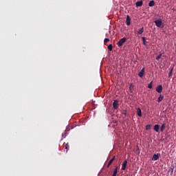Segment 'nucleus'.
Segmentation results:
<instances>
[{"instance_id":"obj_1","label":"nucleus","mask_w":176,"mask_h":176,"mask_svg":"<svg viewBox=\"0 0 176 176\" xmlns=\"http://www.w3.org/2000/svg\"><path fill=\"white\" fill-rule=\"evenodd\" d=\"M127 41V38H126L125 37L120 39V41L117 43V45L118 46V47H120L122 46H123V45L124 44V43Z\"/></svg>"},{"instance_id":"obj_2","label":"nucleus","mask_w":176,"mask_h":176,"mask_svg":"<svg viewBox=\"0 0 176 176\" xmlns=\"http://www.w3.org/2000/svg\"><path fill=\"white\" fill-rule=\"evenodd\" d=\"M113 107L114 108V109H118V108H119V100H114V102H113Z\"/></svg>"},{"instance_id":"obj_3","label":"nucleus","mask_w":176,"mask_h":176,"mask_svg":"<svg viewBox=\"0 0 176 176\" xmlns=\"http://www.w3.org/2000/svg\"><path fill=\"white\" fill-rule=\"evenodd\" d=\"M154 23H155L156 27H159V28L162 27V21L160 19L155 21Z\"/></svg>"},{"instance_id":"obj_4","label":"nucleus","mask_w":176,"mask_h":176,"mask_svg":"<svg viewBox=\"0 0 176 176\" xmlns=\"http://www.w3.org/2000/svg\"><path fill=\"white\" fill-rule=\"evenodd\" d=\"M160 157V153L154 154L153 155V157H152L151 160H153V162H155V160H158V159Z\"/></svg>"},{"instance_id":"obj_5","label":"nucleus","mask_w":176,"mask_h":176,"mask_svg":"<svg viewBox=\"0 0 176 176\" xmlns=\"http://www.w3.org/2000/svg\"><path fill=\"white\" fill-rule=\"evenodd\" d=\"M156 91L157 93H162V91H163V86L162 85H158L157 87H156Z\"/></svg>"},{"instance_id":"obj_6","label":"nucleus","mask_w":176,"mask_h":176,"mask_svg":"<svg viewBox=\"0 0 176 176\" xmlns=\"http://www.w3.org/2000/svg\"><path fill=\"white\" fill-rule=\"evenodd\" d=\"M131 19L130 18V16L127 15L126 21V25H130L131 24Z\"/></svg>"},{"instance_id":"obj_7","label":"nucleus","mask_w":176,"mask_h":176,"mask_svg":"<svg viewBox=\"0 0 176 176\" xmlns=\"http://www.w3.org/2000/svg\"><path fill=\"white\" fill-rule=\"evenodd\" d=\"M144 74H145V68H142V69L139 72L138 76L140 78H142V76H144Z\"/></svg>"},{"instance_id":"obj_8","label":"nucleus","mask_w":176,"mask_h":176,"mask_svg":"<svg viewBox=\"0 0 176 176\" xmlns=\"http://www.w3.org/2000/svg\"><path fill=\"white\" fill-rule=\"evenodd\" d=\"M126 167H127V160L124 161L122 166V170H126Z\"/></svg>"},{"instance_id":"obj_9","label":"nucleus","mask_w":176,"mask_h":176,"mask_svg":"<svg viewBox=\"0 0 176 176\" xmlns=\"http://www.w3.org/2000/svg\"><path fill=\"white\" fill-rule=\"evenodd\" d=\"M159 129H160L159 124H155L154 126V131H156V133H159Z\"/></svg>"},{"instance_id":"obj_10","label":"nucleus","mask_w":176,"mask_h":176,"mask_svg":"<svg viewBox=\"0 0 176 176\" xmlns=\"http://www.w3.org/2000/svg\"><path fill=\"white\" fill-rule=\"evenodd\" d=\"M142 3H143L142 1H139L136 2L135 5L137 7H141L142 6Z\"/></svg>"},{"instance_id":"obj_11","label":"nucleus","mask_w":176,"mask_h":176,"mask_svg":"<svg viewBox=\"0 0 176 176\" xmlns=\"http://www.w3.org/2000/svg\"><path fill=\"white\" fill-rule=\"evenodd\" d=\"M164 129H166V124H162L160 128L161 133H163V131H164Z\"/></svg>"},{"instance_id":"obj_12","label":"nucleus","mask_w":176,"mask_h":176,"mask_svg":"<svg viewBox=\"0 0 176 176\" xmlns=\"http://www.w3.org/2000/svg\"><path fill=\"white\" fill-rule=\"evenodd\" d=\"M118 175V166H116V168L113 170V173L112 176H116Z\"/></svg>"},{"instance_id":"obj_13","label":"nucleus","mask_w":176,"mask_h":176,"mask_svg":"<svg viewBox=\"0 0 176 176\" xmlns=\"http://www.w3.org/2000/svg\"><path fill=\"white\" fill-rule=\"evenodd\" d=\"M129 90H130L131 93H133V91L134 90V85L133 84L130 85Z\"/></svg>"},{"instance_id":"obj_14","label":"nucleus","mask_w":176,"mask_h":176,"mask_svg":"<svg viewBox=\"0 0 176 176\" xmlns=\"http://www.w3.org/2000/svg\"><path fill=\"white\" fill-rule=\"evenodd\" d=\"M148 6L150 7L155 6V1L153 0L151 1L148 3Z\"/></svg>"},{"instance_id":"obj_15","label":"nucleus","mask_w":176,"mask_h":176,"mask_svg":"<svg viewBox=\"0 0 176 176\" xmlns=\"http://www.w3.org/2000/svg\"><path fill=\"white\" fill-rule=\"evenodd\" d=\"M144 32V27H142L140 30H139V31L138 32V33L139 34V35H142V33Z\"/></svg>"},{"instance_id":"obj_16","label":"nucleus","mask_w":176,"mask_h":176,"mask_svg":"<svg viewBox=\"0 0 176 176\" xmlns=\"http://www.w3.org/2000/svg\"><path fill=\"white\" fill-rule=\"evenodd\" d=\"M174 70V68L170 69V72L168 74V78H171L173 76V71Z\"/></svg>"},{"instance_id":"obj_17","label":"nucleus","mask_w":176,"mask_h":176,"mask_svg":"<svg viewBox=\"0 0 176 176\" xmlns=\"http://www.w3.org/2000/svg\"><path fill=\"white\" fill-rule=\"evenodd\" d=\"M153 86V82L151 81V82L148 84V89H152Z\"/></svg>"},{"instance_id":"obj_18","label":"nucleus","mask_w":176,"mask_h":176,"mask_svg":"<svg viewBox=\"0 0 176 176\" xmlns=\"http://www.w3.org/2000/svg\"><path fill=\"white\" fill-rule=\"evenodd\" d=\"M162 100H163V96L160 95V96L158 97L157 101H158L159 102H162Z\"/></svg>"},{"instance_id":"obj_19","label":"nucleus","mask_w":176,"mask_h":176,"mask_svg":"<svg viewBox=\"0 0 176 176\" xmlns=\"http://www.w3.org/2000/svg\"><path fill=\"white\" fill-rule=\"evenodd\" d=\"M107 47L109 52H112V49H113L112 44H109Z\"/></svg>"},{"instance_id":"obj_20","label":"nucleus","mask_w":176,"mask_h":176,"mask_svg":"<svg viewBox=\"0 0 176 176\" xmlns=\"http://www.w3.org/2000/svg\"><path fill=\"white\" fill-rule=\"evenodd\" d=\"M142 39L143 45H144V46H146V41L145 40V37H142Z\"/></svg>"},{"instance_id":"obj_21","label":"nucleus","mask_w":176,"mask_h":176,"mask_svg":"<svg viewBox=\"0 0 176 176\" xmlns=\"http://www.w3.org/2000/svg\"><path fill=\"white\" fill-rule=\"evenodd\" d=\"M162 58V54H159L157 56H156L155 59L156 60H160Z\"/></svg>"},{"instance_id":"obj_22","label":"nucleus","mask_w":176,"mask_h":176,"mask_svg":"<svg viewBox=\"0 0 176 176\" xmlns=\"http://www.w3.org/2000/svg\"><path fill=\"white\" fill-rule=\"evenodd\" d=\"M112 163H113V160H110L107 164V168L109 167V166H111V164H112Z\"/></svg>"},{"instance_id":"obj_23","label":"nucleus","mask_w":176,"mask_h":176,"mask_svg":"<svg viewBox=\"0 0 176 176\" xmlns=\"http://www.w3.org/2000/svg\"><path fill=\"white\" fill-rule=\"evenodd\" d=\"M108 42H109V38H104V43H108Z\"/></svg>"},{"instance_id":"obj_24","label":"nucleus","mask_w":176,"mask_h":176,"mask_svg":"<svg viewBox=\"0 0 176 176\" xmlns=\"http://www.w3.org/2000/svg\"><path fill=\"white\" fill-rule=\"evenodd\" d=\"M138 115L140 117L142 116V111H138Z\"/></svg>"},{"instance_id":"obj_25","label":"nucleus","mask_w":176,"mask_h":176,"mask_svg":"<svg viewBox=\"0 0 176 176\" xmlns=\"http://www.w3.org/2000/svg\"><path fill=\"white\" fill-rule=\"evenodd\" d=\"M146 130H151V125H149V124L146 125Z\"/></svg>"},{"instance_id":"obj_26","label":"nucleus","mask_w":176,"mask_h":176,"mask_svg":"<svg viewBox=\"0 0 176 176\" xmlns=\"http://www.w3.org/2000/svg\"><path fill=\"white\" fill-rule=\"evenodd\" d=\"M68 148H69V145L67 143L65 146V149H68Z\"/></svg>"},{"instance_id":"obj_27","label":"nucleus","mask_w":176,"mask_h":176,"mask_svg":"<svg viewBox=\"0 0 176 176\" xmlns=\"http://www.w3.org/2000/svg\"><path fill=\"white\" fill-rule=\"evenodd\" d=\"M173 172H174V167L170 168V173H171V174H173Z\"/></svg>"},{"instance_id":"obj_28","label":"nucleus","mask_w":176,"mask_h":176,"mask_svg":"<svg viewBox=\"0 0 176 176\" xmlns=\"http://www.w3.org/2000/svg\"><path fill=\"white\" fill-rule=\"evenodd\" d=\"M111 160L113 162L115 160V156H113L111 159Z\"/></svg>"},{"instance_id":"obj_29","label":"nucleus","mask_w":176,"mask_h":176,"mask_svg":"<svg viewBox=\"0 0 176 176\" xmlns=\"http://www.w3.org/2000/svg\"><path fill=\"white\" fill-rule=\"evenodd\" d=\"M138 111H141V109L138 108Z\"/></svg>"}]
</instances>
